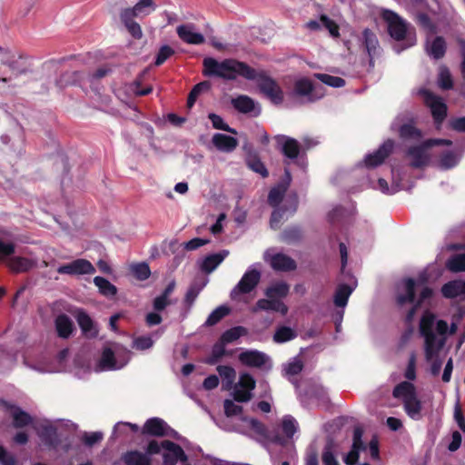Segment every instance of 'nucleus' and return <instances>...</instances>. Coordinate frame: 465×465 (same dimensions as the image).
<instances>
[{
	"label": "nucleus",
	"mask_w": 465,
	"mask_h": 465,
	"mask_svg": "<svg viewBox=\"0 0 465 465\" xmlns=\"http://www.w3.org/2000/svg\"><path fill=\"white\" fill-rule=\"evenodd\" d=\"M94 283L99 289L101 294L105 297H112L117 293V288L111 283L107 279L96 276L94 278Z\"/></svg>",
	"instance_id": "41"
},
{
	"label": "nucleus",
	"mask_w": 465,
	"mask_h": 465,
	"mask_svg": "<svg viewBox=\"0 0 465 465\" xmlns=\"http://www.w3.org/2000/svg\"><path fill=\"white\" fill-rule=\"evenodd\" d=\"M271 266L280 272H292L297 268L296 262L283 253L274 254L271 259Z\"/></svg>",
	"instance_id": "22"
},
{
	"label": "nucleus",
	"mask_w": 465,
	"mask_h": 465,
	"mask_svg": "<svg viewBox=\"0 0 465 465\" xmlns=\"http://www.w3.org/2000/svg\"><path fill=\"white\" fill-rule=\"evenodd\" d=\"M394 148V142L391 139L386 140L375 152L369 153L364 158L365 165L368 168H375L382 164L390 156Z\"/></svg>",
	"instance_id": "8"
},
{
	"label": "nucleus",
	"mask_w": 465,
	"mask_h": 465,
	"mask_svg": "<svg viewBox=\"0 0 465 465\" xmlns=\"http://www.w3.org/2000/svg\"><path fill=\"white\" fill-rule=\"evenodd\" d=\"M285 174L287 181L277 184L272 187L268 194V203L272 207H278L279 204L282 202L284 194L286 193L290 181H291V173L288 170H285Z\"/></svg>",
	"instance_id": "17"
},
{
	"label": "nucleus",
	"mask_w": 465,
	"mask_h": 465,
	"mask_svg": "<svg viewBox=\"0 0 465 465\" xmlns=\"http://www.w3.org/2000/svg\"><path fill=\"white\" fill-rule=\"evenodd\" d=\"M282 428L284 435L288 439H292L298 427L296 420L292 417L285 416L282 420Z\"/></svg>",
	"instance_id": "52"
},
{
	"label": "nucleus",
	"mask_w": 465,
	"mask_h": 465,
	"mask_svg": "<svg viewBox=\"0 0 465 465\" xmlns=\"http://www.w3.org/2000/svg\"><path fill=\"white\" fill-rule=\"evenodd\" d=\"M459 163L458 155L453 151H444L440 156V165L443 169L455 167Z\"/></svg>",
	"instance_id": "47"
},
{
	"label": "nucleus",
	"mask_w": 465,
	"mask_h": 465,
	"mask_svg": "<svg viewBox=\"0 0 465 465\" xmlns=\"http://www.w3.org/2000/svg\"><path fill=\"white\" fill-rule=\"evenodd\" d=\"M219 375L227 381L228 383H232L235 380L236 372L235 370L227 365H219L216 368Z\"/></svg>",
	"instance_id": "59"
},
{
	"label": "nucleus",
	"mask_w": 465,
	"mask_h": 465,
	"mask_svg": "<svg viewBox=\"0 0 465 465\" xmlns=\"http://www.w3.org/2000/svg\"><path fill=\"white\" fill-rule=\"evenodd\" d=\"M439 84L443 90H450L453 87V81L448 69L440 72Z\"/></svg>",
	"instance_id": "63"
},
{
	"label": "nucleus",
	"mask_w": 465,
	"mask_h": 465,
	"mask_svg": "<svg viewBox=\"0 0 465 465\" xmlns=\"http://www.w3.org/2000/svg\"><path fill=\"white\" fill-rule=\"evenodd\" d=\"M260 279L261 273L259 271L255 269L247 271L232 290V296L240 293H250L258 285Z\"/></svg>",
	"instance_id": "11"
},
{
	"label": "nucleus",
	"mask_w": 465,
	"mask_h": 465,
	"mask_svg": "<svg viewBox=\"0 0 465 465\" xmlns=\"http://www.w3.org/2000/svg\"><path fill=\"white\" fill-rule=\"evenodd\" d=\"M247 329L243 326H235L226 330L220 337V341L226 344L237 341L240 337L247 334Z\"/></svg>",
	"instance_id": "38"
},
{
	"label": "nucleus",
	"mask_w": 465,
	"mask_h": 465,
	"mask_svg": "<svg viewBox=\"0 0 465 465\" xmlns=\"http://www.w3.org/2000/svg\"><path fill=\"white\" fill-rule=\"evenodd\" d=\"M229 251L223 250L217 253L207 255L201 263V270L205 273L213 272L227 257Z\"/></svg>",
	"instance_id": "23"
},
{
	"label": "nucleus",
	"mask_w": 465,
	"mask_h": 465,
	"mask_svg": "<svg viewBox=\"0 0 465 465\" xmlns=\"http://www.w3.org/2000/svg\"><path fill=\"white\" fill-rule=\"evenodd\" d=\"M363 430L360 426H356L353 430L352 446L351 449L359 451L365 450L366 446L362 441Z\"/></svg>",
	"instance_id": "56"
},
{
	"label": "nucleus",
	"mask_w": 465,
	"mask_h": 465,
	"mask_svg": "<svg viewBox=\"0 0 465 465\" xmlns=\"http://www.w3.org/2000/svg\"><path fill=\"white\" fill-rule=\"evenodd\" d=\"M436 316L430 311H425L420 322V333L425 341V356L428 361L441 349L444 344V339L436 344V335L433 331Z\"/></svg>",
	"instance_id": "5"
},
{
	"label": "nucleus",
	"mask_w": 465,
	"mask_h": 465,
	"mask_svg": "<svg viewBox=\"0 0 465 465\" xmlns=\"http://www.w3.org/2000/svg\"><path fill=\"white\" fill-rule=\"evenodd\" d=\"M296 337V332L290 327L282 326L278 328L273 335L275 342L282 343L293 340Z\"/></svg>",
	"instance_id": "46"
},
{
	"label": "nucleus",
	"mask_w": 465,
	"mask_h": 465,
	"mask_svg": "<svg viewBox=\"0 0 465 465\" xmlns=\"http://www.w3.org/2000/svg\"><path fill=\"white\" fill-rule=\"evenodd\" d=\"M290 291V286L285 282H277L274 284L269 286L265 290V295L268 298L282 299L285 298Z\"/></svg>",
	"instance_id": "36"
},
{
	"label": "nucleus",
	"mask_w": 465,
	"mask_h": 465,
	"mask_svg": "<svg viewBox=\"0 0 465 465\" xmlns=\"http://www.w3.org/2000/svg\"><path fill=\"white\" fill-rule=\"evenodd\" d=\"M245 421H248L250 428L259 436L263 438L268 437V429L267 427L261 422L259 420L251 418L249 420L244 419Z\"/></svg>",
	"instance_id": "55"
},
{
	"label": "nucleus",
	"mask_w": 465,
	"mask_h": 465,
	"mask_svg": "<svg viewBox=\"0 0 465 465\" xmlns=\"http://www.w3.org/2000/svg\"><path fill=\"white\" fill-rule=\"evenodd\" d=\"M193 25H181L177 26L176 33L179 38L189 45H202L205 42L204 36L200 34L193 32Z\"/></svg>",
	"instance_id": "16"
},
{
	"label": "nucleus",
	"mask_w": 465,
	"mask_h": 465,
	"mask_svg": "<svg viewBox=\"0 0 465 465\" xmlns=\"http://www.w3.org/2000/svg\"><path fill=\"white\" fill-rule=\"evenodd\" d=\"M98 367L100 371L115 370L117 368L115 355L111 348L103 350Z\"/></svg>",
	"instance_id": "37"
},
{
	"label": "nucleus",
	"mask_w": 465,
	"mask_h": 465,
	"mask_svg": "<svg viewBox=\"0 0 465 465\" xmlns=\"http://www.w3.org/2000/svg\"><path fill=\"white\" fill-rule=\"evenodd\" d=\"M224 413L227 417L240 415L243 409L242 406L235 404L232 400L223 401Z\"/></svg>",
	"instance_id": "61"
},
{
	"label": "nucleus",
	"mask_w": 465,
	"mask_h": 465,
	"mask_svg": "<svg viewBox=\"0 0 465 465\" xmlns=\"http://www.w3.org/2000/svg\"><path fill=\"white\" fill-rule=\"evenodd\" d=\"M302 230L298 225L289 226L282 233V240L286 243H296L302 239Z\"/></svg>",
	"instance_id": "42"
},
{
	"label": "nucleus",
	"mask_w": 465,
	"mask_h": 465,
	"mask_svg": "<svg viewBox=\"0 0 465 465\" xmlns=\"http://www.w3.org/2000/svg\"><path fill=\"white\" fill-rule=\"evenodd\" d=\"M157 9L155 0H138L134 6L122 8L119 18L128 34L135 40L143 36V29L136 18L143 19Z\"/></svg>",
	"instance_id": "3"
},
{
	"label": "nucleus",
	"mask_w": 465,
	"mask_h": 465,
	"mask_svg": "<svg viewBox=\"0 0 465 465\" xmlns=\"http://www.w3.org/2000/svg\"><path fill=\"white\" fill-rule=\"evenodd\" d=\"M430 146L425 145V141L419 145H413L408 148L407 155L411 158L410 165L412 168H423L429 164L430 156L427 153V150Z\"/></svg>",
	"instance_id": "13"
},
{
	"label": "nucleus",
	"mask_w": 465,
	"mask_h": 465,
	"mask_svg": "<svg viewBox=\"0 0 465 465\" xmlns=\"http://www.w3.org/2000/svg\"><path fill=\"white\" fill-rule=\"evenodd\" d=\"M425 102L430 108L434 123L437 125L441 124L447 116L448 111L447 105L443 103L442 99L433 93L427 92L425 94Z\"/></svg>",
	"instance_id": "9"
},
{
	"label": "nucleus",
	"mask_w": 465,
	"mask_h": 465,
	"mask_svg": "<svg viewBox=\"0 0 465 465\" xmlns=\"http://www.w3.org/2000/svg\"><path fill=\"white\" fill-rule=\"evenodd\" d=\"M399 135L404 140H420L422 137V133L413 124L408 123L400 127Z\"/></svg>",
	"instance_id": "40"
},
{
	"label": "nucleus",
	"mask_w": 465,
	"mask_h": 465,
	"mask_svg": "<svg viewBox=\"0 0 465 465\" xmlns=\"http://www.w3.org/2000/svg\"><path fill=\"white\" fill-rule=\"evenodd\" d=\"M208 118L211 120L213 127L214 129L223 130L233 134H236V131L233 128H231L227 124H225L220 115L214 113H211L209 114Z\"/></svg>",
	"instance_id": "51"
},
{
	"label": "nucleus",
	"mask_w": 465,
	"mask_h": 465,
	"mask_svg": "<svg viewBox=\"0 0 465 465\" xmlns=\"http://www.w3.org/2000/svg\"><path fill=\"white\" fill-rule=\"evenodd\" d=\"M75 318L81 331L85 336L96 337L98 331L94 327V321L84 310L78 311Z\"/></svg>",
	"instance_id": "26"
},
{
	"label": "nucleus",
	"mask_w": 465,
	"mask_h": 465,
	"mask_svg": "<svg viewBox=\"0 0 465 465\" xmlns=\"http://www.w3.org/2000/svg\"><path fill=\"white\" fill-rule=\"evenodd\" d=\"M351 292L352 288L350 285L346 283L340 284L337 287L333 296V302L335 306L341 308L345 307L348 303V300Z\"/></svg>",
	"instance_id": "35"
},
{
	"label": "nucleus",
	"mask_w": 465,
	"mask_h": 465,
	"mask_svg": "<svg viewBox=\"0 0 465 465\" xmlns=\"http://www.w3.org/2000/svg\"><path fill=\"white\" fill-rule=\"evenodd\" d=\"M320 21L322 25L329 31L332 37L340 36V27L335 21L331 19L326 15H322L320 16Z\"/></svg>",
	"instance_id": "53"
},
{
	"label": "nucleus",
	"mask_w": 465,
	"mask_h": 465,
	"mask_svg": "<svg viewBox=\"0 0 465 465\" xmlns=\"http://www.w3.org/2000/svg\"><path fill=\"white\" fill-rule=\"evenodd\" d=\"M405 293L398 294L396 296V303L398 306H403L406 303H413L412 307L408 311L405 316V322L411 324L414 319L417 311L420 308L419 304L415 302L416 292L415 285L416 282L412 278H407L404 281Z\"/></svg>",
	"instance_id": "7"
},
{
	"label": "nucleus",
	"mask_w": 465,
	"mask_h": 465,
	"mask_svg": "<svg viewBox=\"0 0 465 465\" xmlns=\"http://www.w3.org/2000/svg\"><path fill=\"white\" fill-rule=\"evenodd\" d=\"M173 431L172 428L162 419L154 417L148 419L142 428V434L153 437H164Z\"/></svg>",
	"instance_id": "12"
},
{
	"label": "nucleus",
	"mask_w": 465,
	"mask_h": 465,
	"mask_svg": "<svg viewBox=\"0 0 465 465\" xmlns=\"http://www.w3.org/2000/svg\"><path fill=\"white\" fill-rule=\"evenodd\" d=\"M121 460L125 465H153L152 458L137 450H127Z\"/></svg>",
	"instance_id": "19"
},
{
	"label": "nucleus",
	"mask_w": 465,
	"mask_h": 465,
	"mask_svg": "<svg viewBox=\"0 0 465 465\" xmlns=\"http://www.w3.org/2000/svg\"><path fill=\"white\" fill-rule=\"evenodd\" d=\"M94 272V265L85 259H76L69 263L61 265L57 269L58 273L69 275L92 274Z\"/></svg>",
	"instance_id": "10"
},
{
	"label": "nucleus",
	"mask_w": 465,
	"mask_h": 465,
	"mask_svg": "<svg viewBox=\"0 0 465 465\" xmlns=\"http://www.w3.org/2000/svg\"><path fill=\"white\" fill-rule=\"evenodd\" d=\"M15 252L14 242H5L0 239V262L8 260Z\"/></svg>",
	"instance_id": "54"
},
{
	"label": "nucleus",
	"mask_w": 465,
	"mask_h": 465,
	"mask_svg": "<svg viewBox=\"0 0 465 465\" xmlns=\"http://www.w3.org/2000/svg\"><path fill=\"white\" fill-rule=\"evenodd\" d=\"M314 77L331 87L339 88L344 86L346 84L343 78L327 74H315Z\"/></svg>",
	"instance_id": "48"
},
{
	"label": "nucleus",
	"mask_w": 465,
	"mask_h": 465,
	"mask_svg": "<svg viewBox=\"0 0 465 465\" xmlns=\"http://www.w3.org/2000/svg\"><path fill=\"white\" fill-rule=\"evenodd\" d=\"M3 64L8 66L15 75L25 74L29 71V65L26 58L19 54L17 57L13 55L10 59L2 62Z\"/></svg>",
	"instance_id": "29"
},
{
	"label": "nucleus",
	"mask_w": 465,
	"mask_h": 465,
	"mask_svg": "<svg viewBox=\"0 0 465 465\" xmlns=\"http://www.w3.org/2000/svg\"><path fill=\"white\" fill-rule=\"evenodd\" d=\"M232 106L240 113L249 114L255 108L254 100L248 95L241 94L232 100Z\"/></svg>",
	"instance_id": "33"
},
{
	"label": "nucleus",
	"mask_w": 465,
	"mask_h": 465,
	"mask_svg": "<svg viewBox=\"0 0 465 465\" xmlns=\"http://www.w3.org/2000/svg\"><path fill=\"white\" fill-rule=\"evenodd\" d=\"M245 163L249 169L261 174L262 177L266 178L269 176V172L265 167L264 163L262 162L259 154L254 151H249L246 158Z\"/></svg>",
	"instance_id": "28"
},
{
	"label": "nucleus",
	"mask_w": 465,
	"mask_h": 465,
	"mask_svg": "<svg viewBox=\"0 0 465 465\" xmlns=\"http://www.w3.org/2000/svg\"><path fill=\"white\" fill-rule=\"evenodd\" d=\"M6 266L13 273L27 272L36 266V262L22 256H12L6 260Z\"/></svg>",
	"instance_id": "15"
},
{
	"label": "nucleus",
	"mask_w": 465,
	"mask_h": 465,
	"mask_svg": "<svg viewBox=\"0 0 465 465\" xmlns=\"http://www.w3.org/2000/svg\"><path fill=\"white\" fill-rule=\"evenodd\" d=\"M3 403L7 409L13 410L12 418L14 428L22 429L33 423V418L29 413L19 407L11 405L7 401H3Z\"/></svg>",
	"instance_id": "18"
},
{
	"label": "nucleus",
	"mask_w": 465,
	"mask_h": 465,
	"mask_svg": "<svg viewBox=\"0 0 465 465\" xmlns=\"http://www.w3.org/2000/svg\"><path fill=\"white\" fill-rule=\"evenodd\" d=\"M313 90L312 81L307 78H302L295 82L294 91L298 95L304 96L310 94Z\"/></svg>",
	"instance_id": "49"
},
{
	"label": "nucleus",
	"mask_w": 465,
	"mask_h": 465,
	"mask_svg": "<svg viewBox=\"0 0 465 465\" xmlns=\"http://www.w3.org/2000/svg\"><path fill=\"white\" fill-rule=\"evenodd\" d=\"M202 289H203V287H200L197 284H193L187 290L185 297H184V303L186 304V306L189 309L193 306L194 301L198 297Z\"/></svg>",
	"instance_id": "58"
},
{
	"label": "nucleus",
	"mask_w": 465,
	"mask_h": 465,
	"mask_svg": "<svg viewBox=\"0 0 465 465\" xmlns=\"http://www.w3.org/2000/svg\"><path fill=\"white\" fill-rule=\"evenodd\" d=\"M240 362L247 367L262 368L269 361V357L257 350H246L238 356Z\"/></svg>",
	"instance_id": "14"
},
{
	"label": "nucleus",
	"mask_w": 465,
	"mask_h": 465,
	"mask_svg": "<svg viewBox=\"0 0 465 465\" xmlns=\"http://www.w3.org/2000/svg\"><path fill=\"white\" fill-rule=\"evenodd\" d=\"M446 268L452 272H465V253L450 256L446 262Z\"/></svg>",
	"instance_id": "44"
},
{
	"label": "nucleus",
	"mask_w": 465,
	"mask_h": 465,
	"mask_svg": "<svg viewBox=\"0 0 465 465\" xmlns=\"http://www.w3.org/2000/svg\"><path fill=\"white\" fill-rule=\"evenodd\" d=\"M258 310L278 312L282 315L288 312V307L282 301L274 298L258 300L255 304L254 312Z\"/></svg>",
	"instance_id": "21"
},
{
	"label": "nucleus",
	"mask_w": 465,
	"mask_h": 465,
	"mask_svg": "<svg viewBox=\"0 0 465 465\" xmlns=\"http://www.w3.org/2000/svg\"><path fill=\"white\" fill-rule=\"evenodd\" d=\"M361 42L368 55L377 54L380 44L376 34L372 30L365 28L361 33Z\"/></svg>",
	"instance_id": "20"
},
{
	"label": "nucleus",
	"mask_w": 465,
	"mask_h": 465,
	"mask_svg": "<svg viewBox=\"0 0 465 465\" xmlns=\"http://www.w3.org/2000/svg\"><path fill=\"white\" fill-rule=\"evenodd\" d=\"M381 16L387 24L390 36L397 42H402L395 46L398 53L416 45L414 28L397 13L384 9Z\"/></svg>",
	"instance_id": "2"
},
{
	"label": "nucleus",
	"mask_w": 465,
	"mask_h": 465,
	"mask_svg": "<svg viewBox=\"0 0 465 465\" xmlns=\"http://www.w3.org/2000/svg\"><path fill=\"white\" fill-rule=\"evenodd\" d=\"M284 139L283 143L282 144V154L289 159H296L301 151V145L297 140L291 137H282Z\"/></svg>",
	"instance_id": "32"
},
{
	"label": "nucleus",
	"mask_w": 465,
	"mask_h": 465,
	"mask_svg": "<svg viewBox=\"0 0 465 465\" xmlns=\"http://www.w3.org/2000/svg\"><path fill=\"white\" fill-rule=\"evenodd\" d=\"M203 64V74L205 76H215L224 80H235L237 76L246 80L253 78V68L236 59L228 58L219 62L213 57H206Z\"/></svg>",
	"instance_id": "1"
},
{
	"label": "nucleus",
	"mask_w": 465,
	"mask_h": 465,
	"mask_svg": "<svg viewBox=\"0 0 465 465\" xmlns=\"http://www.w3.org/2000/svg\"><path fill=\"white\" fill-rule=\"evenodd\" d=\"M395 399L401 400L406 414L414 420L421 419L422 403L418 398L416 387L409 381L397 384L392 391Z\"/></svg>",
	"instance_id": "4"
},
{
	"label": "nucleus",
	"mask_w": 465,
	"mask_h": 465,
	"mask_svg": "<svg viewBox=\"0 0 465 465\" xmlns=\"http://www.w3.org/2000/svg\"><path fill=\"white\" fill-rule=\"evenodd\" d=\"M212 142L213 145L220 151L231 153L238 146L236 138L223 134H215Z\"/></svg>",
	"instance_id": "25"
},
{
	"label": "nucleus",
	"mask_w": 465,
	"mask_h": 465,
	"mask_svg": "<svg viewBox=\"0 0 465 465\" xmlns=\"http://www.w3.org/2000/svg\"><path fill=\"white\" fill-rule=\"evenodd\" d=\"M162 447L163 449L168 451L167 453L171 454V456L173 457L174 459H179L180 461L184 462L188 460V457L185 454L184 450L177 443L165 440L162 441Z\"/></svg>",
	"instance_id": "43"
},
{
	"label": "nucleus",
	"mask_w": 465,
	"mask_h": 465,
	"mask_svg": "<svg viewBox=\"0 0 465 465\" xmlns=\"http://www.w3.org/2000/svg\"><path fill=\"white\" fill-rule=\"evenodd\" d=\"M441 293L447 299L465 296V281L454 280L448 282L442 285Z\"/></svg>",
	"instance_id": "24"
},
{
	"label": "nucleus",
	"mask_w": 465,
	"mask_h": 465,
	"mask_svg": "<svg viewBox=\"0 0 465 465\" xmlns=\"http://www.w3.org/2000/svg\"><path fill=\"white\" fill-rule=\"evenodd\" d=\"M304 465H319V454L315 446H310L306 450Z\"/></svg>",
	"instance_id": "62"
},
{
	"label": "nucleus",
	"mask_w": 465,
	"mask_h": 465,
	"mask_svg": "<svg viewBox=\"0 0 465 465\" xmlns=\"http://www.w3.org/2000/svg\"><path fill=\"white\" fill-rule=\"evenodd\" d=\"M447 50L446 41L442 36H436L428 47V54L435 60L444 57Z\"/></svg>",
	"instance_id": "34"
},
{
	"label": "nucleus",
	"mask_w": 465,
	"mask_h": 465,
	"mask_svg": "<svg viewBox=\"0 0 465 465\" xmlns=\"http://www.w3.org/2000/svg\"><path fill=\"white\" fill-rule=\"evenodd\" d=\"M299 205V198L297 193H291L286 201V204L282 207V211H291L292 213H294Z\"/></svg>",
	"instance_id": "64"
},
{
	"label": "nucleus",
	"mask_w": 465,
	"mask_h": 465,
	"mask_svg": "<svg viewBox=\"0 0 465 465\" xmlns=\"http://www.w3.org/2000/svg\"><path fill=\"white\" fill-rule=\"evenodd\" d=\"M231 310L228 306L221 305L214 309L210 315L208 316L205 325L206 326H213L217 324L220 321H222L224 317L229 315Z\"/></svg>",
	"instance_id": "45"
},
{
	"label": "nucleus",
	"mask_w": 465,
	"mask_h": 465,
	"mask_svg": "<svg viewBox=\"0 0 465 465\" xmlns=\"http://www.w3.org/2000/svg\"><path fill=\"white\" fill-rule=\"evenodd\" d=\"M336 443L332 438L326 440L322 452L323 465H340L335 456Z\"/></svg>",
	"instance_id": "31"
},
{
	"label": "nucleus",
	"mask_w": 465,
	"mask_h": 465,
	"mask_svg": "<svg viewBox=\"0 0 465 465\" xmlns=\"http://www.w3.org/2000/svg\"><path fill=\"white\" fill-rule=\"evenodd\" d=\"M39 437L48 448L54 449L59 444L57 429L52 425L44 426L39 433Z\"/></svg>",
	"instance_id": "30"
},
{
	"label": "nucleus",
	"mask_w": 465,
	"mask_h": 465,
	"mask_svg": "<svg viewBox=\"0 0 465 465\" xmlns=\"http://www.w3.org/2000/svg\"><path fill=\"white\" fill-rule=\"evenodd\" d=\"M54 325L57 335L63 339L69 338L74 329L73 321L64 313L56 317Z\"/></svg>",
	"instance_id": "27"
},
{
	"label": "nucleus",
	"mask_w": 465,
	"mask_h": 465,
	"mask_svg": "<svg viewBox=\"0 0 465 465\" xmlns=\"http://www.w3.org/2000/svg\"><path fill=\"white\" fill-rule=\"evenodd\" d=\"M134 276L139 281L147 280L151 275V270L146 262L137 263L132 266Z\"/></svg>",
	"instance_id": "50"
},
{
	"label": "nucleus",
	"mask_w": 465,
	"mask_h": 465,
	"mask_svg": "<svg viewBox=\"0 0 465 465\" xmlns=\"http://www.w3.org/2000/svg\"><path fill=\"white\" fill-rule=\"evenodd\" d=\"M253 78L249 81H255L260 92L271 100L274 104H281L283 102V92L275 79L269 75L265 70L253 68Z\"/></svg>",
	"instance_id": "6"
},
{
	"label": "nucleus",
	"mask_w": 465,
	"mask_h": 465,
	"mask_svg": "<svg viewBox=\"0 0 465 465\" xmlns=\"http://www.w3.org/2000/svg\"><path fill=\"white\" fill-rule=\"evenodd\" d=\"M173 54H174V50L171 46L163 45L157 53L154 64L156 66L162 65Z\"/></svg>",
	"instance_id": "57"
},
{
	"label": "nucleus",
	"mask_w": 465,
	"mask_h": 465,
	"mask_svg": "<svg viewBox=\"0 0 465 465\" xmlns=\"http://www.w3.org/2000/svg\"><path fill=\"white\" fill-rule=\"evenodd\" d=\"M225 344L220 340L215 342L212 348V352L205 360V363L209 365L217 364L223 356L229 355L230 353L225 350Z\"/></svg>",
	"instance_id": "39"
},
{
	"label": "nucleus",
	"mask_w": 465,
	"mask_h": 465,
	"mask_svg": "<svg viewBox=\"0 0 465 465\" xmlns=\"http://www.w3.org/2000/svg\"><path fill=\"white\" fill-rule=\"evenodd\" d=\"M238 384L242 389L252 391L255 389L256 381L251 374L243 372L240 374Z\"/></svg>",
	"instance_id": "60"
}]
</instances>
